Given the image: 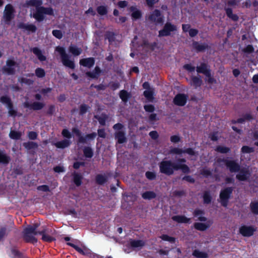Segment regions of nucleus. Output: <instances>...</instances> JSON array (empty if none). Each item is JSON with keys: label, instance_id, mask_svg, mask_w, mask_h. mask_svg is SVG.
I'll use <instances>...</instances> for the list:
<instances>
[{"label": "nucleus", "instance_id": "obj_1", "mask_svg": "<svg viewBox=\"0 0 258 258\" xmlns=\"http://www.w3.org/2000/svg\"><path fill=\"white\" fill-rule=\"evenodd\" d=\"M42 0H28L26 2L27 7H35L36 11L33 13L32 17L38 22H40L45 19V15H54V11L51 7L42 6Z\"/></svg>", "mask_w": 258, "mask_h": 258}, {"label": "nucleus", "instance_id": "obj_2", "mask_svg": "<svg viewBox=\"0 0 258 258\" xmlns=\"http://www.w3.org/2000/svg\"><path fill=\"white\" fill-rule=\"evenodd\" d=\"M160 172L166 175H171L174 174V171L181 170L184 174L190 172L189 167L185 164H176L171 160H163L159 164Z\"/></svg>", "mask_w": 258, "mask_h": 258}, {"label": "nucleus", "instance_id": "obj_3", "mask_svg": "<svg viewBox=\"0 0 258 258\" xmlns=\"http://www.w3.org/2000/svg\"><path fill=\"white\" fill-rule=\"evenodd\" d=\"M39 224L35 223L33 225H29L24 229L22 232V237L24 240L27 243L34 244L37 242V239L35 236L39 235L37 230Z\"/></svg>", "mask_w": 258, "mask_h": 258}, {"label": "nucleus", "instance_id": "obj_4", "mask_svg": "<svg viewBox=\"0 0 258 258\" xmlns=\"http://www.w3.org/2000/svg\"><path fill=\"white\" fill-rule=\"evenodd\" d=\"M196 71L198 74H203L206 77V81L209 84L216 83V80L212 75L210 66L206 62H201L200 66L196 67Z\"/></svg>", "mask_w": 258, "mask_h": 258}, {"label": "nucleus", "instance_id": "obj_5", "mask_svg": "<svg viewBox=\"0 0 258 258\" xmlns=\"http://www.w3.org/2000/svg\"><path fill=\"white\" fill-rule=\"evenodd\" d=\"M55 50L59 53L62 64L66 67L74 69L75 68V62L70 59V57L66 53L65 49L62 47L57 46Z\"/></svg>", "mask_w": 258, "mask_h": 258}, {"label": "nucleus", "instance_id": "obj_6", "mask_svg": "<svg viewBox=\"0 0 258 258\" xmlns=\"http://www.w3.org/2000/svg\"><path fill=\"white\" fill-rule=\"evenodd\" d=\"M72 131L73 133L78 137L77 140L78 145L80 144H86L89 140H94L97 136V134L95 132H93L92 133L87 134L85 137H83L82 136L81 132L77 127H73Z\"/></svg>", "mask_w": 258, "mask_h": 258}, {"label": "nucleus", "instance_id": "obj_7", "mask_svg": "<svg viewBox=\"0 0 258 258\" xmlns=\"http://www.w3.org/2000/svg\"><path fill=\"white\" fill-rule=\"evenodd\" d=\"M15 10L11 4H7L5 8L2 20L5 24L10 25L11 21L15 17Z\"/></svg>", "mask_w": 258, "mask_h": 258}, {"label": "nucleus", "instance_id": "obj_8", "mask_svg": "<svg viewBox=\"0 0 258 258\" xmlns=\"http://www.w3.org/2000/svg\"><path fill=\"white\" fill-rule=\"evenodd\" d=\"M177 30V26L169 22H167L164 25L163 28L159 31L158 37H167L170 36L172 32Z\"/></svg>", "mask_w": 258, "mask_h": 258}, {"label": "nucleus", "instance_id": "obj_9", "mask_svg": "<svg viewBox=\"0 0 258 258\" xmlns=\"http://www.w3.org/2000/svg\"><path fill=\"white\" fill-rule=\"evenodd\" d=\"M147 20L156 25H163L164 23V16L159 10L155 9L148 16Z\"/></svg>", "mask_w": 258, "mask_h": 258}, {"label": "nucleus", "instance_id": "obj_10", "mask_svg": "<svg viewBox=\"0 0 258 258\" xmlns=\"http://www.w3.org/2000/svg\"><path fill=\"white\" fill-rule=\"evenodd\" d=\"M234 188L233 187H227L222 189L220 192V199L221 205L226 207L231 195L232 194Z\"/></svg>", "mask_w": 258, "mask_h": 258}, {"label": "nucleus", "instance_id": "obj_11", "mask_svg": "<svg viewBox=\"0 0 258 258\" xmlns=\"http://www.w3.org/2000/svg\"><path fill=\"white\" fill-rule=\"evenodd\" d=\"M0 102L7 105L8 109V113L10 116L13 117L17 116V111L14 109L13 103L9 96L4 95L0 97Z\"/></svg>", "mask_w": 258, "mask_h": 258}, {"label": "nucleus", "instance_id": "obj_12", "mask_svg": "<svg viewBox=\"0 0 258 258\" xmlns=\"http://www.w3.org/2000/svg\"><path fill=\"white\" fill-rule=\"evenodd\" d=\"M38 233L39 235L42 236V240L43 241L51 242L55 240V238L53 237L55 233V231L54 229L45 228L41 231H38Z\"/></svg>", "mask_w": 258, "mask_h": 258}, {"label": "nucleus", "instance_id": "obj_13", "mask_svg": "<svg viewBox=\"0 0 258 258\" xmlns=\"http://www.w3.org/2000/svg\"><path fill=\"white\" fill-rule=\"evenodd\" d=\"M218 163L223 162L231 173L237 172L240 169V165L235 160H229L225 158H218Z\"/></svg>", "mask_w": 258, "mask_h": 258}, {"label": "nucleus", "instance_id": "obj_14", "mask_svg": "<svg viewBox=\"0 0 258 258\" xmlns=\"http://www.w3.org/2000/svg\"><path fill=\"white\" fill-rule=\"evenodd\" d=\"M16 62L13 59H8L6 64L2 68V72L7 75H14L16 73Z\"/></svg>", "mask_w": 258, "mask_h": 258}, {"label": "nucleus", "instance_id": "obj_15", "mask_svg": "<svg viewBox=\"0 0 258 258\" xmlns=\"http://www.w3.org/2000/svg\"><path fill=\"white\" fill-rule=\"evenodd\" d=\"M237 172L238 173L236 175V178L239 181H247L251 175V172L248 168L240 167V170Z\"/></svg>", "mask_w": 258, "mask_h": 258}, {"label": "nucleus", "instance_id": "obj_16", "mask_svg": "<svg viewBox=\"0 0 258 258\" xmlns=\"http://www.w3.org/2000/svg\"><path fill=\"white\" fill-rule=\"evenodd\" d=\"M188 96L187 94L183 93H178L173 100V103L178 106H184L188 100Z\"/></svg>", "mask_w": 258, "mask_h": 258}, {"label": "nucleus", "instance_id": "obj_17", "mask_svg": "<svg viewBox=\"0 0 258 258\" xmlns=\"http://www.w3.org/2000/svg\"><path fill=\"white\" fill-rule=\"evenodd\" d=\"M192 47L197 53L204 52L210 48L207 43H200L196 41L192 42Z\"/></svg>", "mask_w": 258, "mask_h": 258}, {"label": "nucleus", "instance_id": "obj_18", "mask_svg": "<svg viewBox=\"0 0 258 258\" xmlns=\"http://www.w3.org/2000/svg\"><path fill=\"white\" fill-rule=\"evenodd\" d=\"M256 229L251 226L242 225L239 228V233L244 237H250L253 235Z\"/></svg>", "mask_w": 258, "mask_h": 258}, {"label": "nucleus", "instance_id": "obj_19", "mask_svg": "<svg viewBox=\"0 0 258 258\" xmlns=\"http://www.w3.org/2000/svg\"><path fill=\"white\" fill-rule=\"evenodd\" d=\"M170 153L177 155H180L182 153H186L190 156H195L196 155V152L191 148H186L184 150L178 148H173L170 149Z\"/></svg>", "mask_w": 258, "mask_h": 258}, {"label": "nucleus", "instance_id": "obj_20", "mask_svg": "<svg viewBox=\"0 0 258 258\" xmlns=\"http://www.w3.org/2000/svg\"><path fill=\"white\" fill-rule=\"evenodd\" d=\"M23 106L25 108H29L33 110H39L42 109L45 106L44 103L40 102H34L30 104L28 101H25L23 103Z\"/></svg>", "mask_w": 258, "mask_h": 258}, {"label": "nucleus", "instance_id": "obj_21", "mask_svg": "<svg viewBox=\"0 0 258 258\" xmlns=\"http://www.w3.org/2000/svg\"><path fill=\"white\" fill-rule=\"evenodd\" d=\"M129 11L131 12V18L133 21L141 19L142 17V13L141 10L137 9L136 6H131L129 8Z\"/></svg>", "mask_w": 258, "mask_h": 258}, {"label": "nucleus", "instance_id": "obj_22", "mask_svg": "<svg viewBox=\"0 0 258 258\" xmlns=\"http://www.w3.org/2000/svg\"><path fill=\"white\" fill-rule=\"evenodd\" d=\"M212 222L211 221H208L206 223L196 222L194 224V228L201 231H204L208 229L212 225Z\"/></svg>", "mask_w": 258, "mask_h": 258}, {"label": "nucleus", "instance_id": "obj_23", "mask_svg": "<svg viewBox=\"0 0 258 258\" xmlns=\"http://www.w3.org/2000/svg\"><path fill=\"white\" fill-rule=\"evenodd\" d=\"M114 138L117 140V143L119 144H123L127 141L125 133L124 131L115 132L114 133Z\"/></svg>", "mask_w": 258, "mask_h": 258}, {"label": "nucleus", "instance_id": "obj_24", "mask_svg": "<svg viewBox=\"0 0 258 258\" xmlns=\"http://www.w3.org/2000/svg\"><path fill=\"white\" fill-rule=\"evenodd\" d=\"M95 61L94 57L82 58L80 60V64L84 67L91 68L94 65Z\"/></svg>", "mask_w": 258, "mask_h": 258}, {"label": "nucleus", "instance_id": "obj_25", "mask_svg": "<svg viewBox=\"0 0 258 258\" xmlns=\"http://www.w3.org/2000/svg\"><path fill=\"white\" fill-rule=\"evenodd\" d=\"M18 27L21 29H25L28 31L34 33L37 30V27L34 24H27L23 22L19 23L18 24Z\"/></svg>", "mask_w": 258, "mask_h": 258}, {"label": "nucleus", "instance_id": "obj_26", "mask_svg": "<svg viewBox=\"0 0 258 258\" xmlns=\"http://www.w3.org/2000/svg\"><path fill=\"white\" fill-rule=\"evenodd\" d=\"M11 161V157L7 154L4 150L0 149V164L7 165Z\"/></svg>", "mask_w": 258, "mask_h": 258}, {"label": "nucleus", "instance_id": "obj_27", "mask_svg": "<svg viewBox=\"0 0 258 258\" xmlns=\"http://www.w3.org/2000/svg\"><path fill=\"white\" fill-rule=\"evenodd\" d=\"M101 73L100 68L98 66H96L93 72H87L86 73V75L92 79H98Z\"/></svg>", "mask_w": 258, "mask_h": 258}, {"label": "nucleus", "instance_id": "obj_28", "mask_svg": "<svg viewBox=\"0 0 258 258\" xmlns=\"http://www.w3.org/2000/svg\"><path fill=\"white\" fill-rule=\"evenodd\" d=\"M73 181L76 186H80L82 183L83 176L81 173L74 172L72 174Z\"/></svg>", "mask_w": 258, "mask_h": 258}, {"label": "nucleus", "instance_id": "obj_29", "mask_svg": "<svg viewBox=\"0 0 258 258\" xmlns=\"http://www.w3.org/2000/svg\"><path fill=\"white\" fill-rule=\"evenodd\" d=\"M72 142L70 140L63 139L60 141H58L53 144L58 149H64L69 147Z\"/></svg>", "mask_w": 258, "mask_h": 258}, {"label": "nucleus", "instance_id": "obj_30", "mask_svg": "<svg viewBox=\"0 0 258 258\" xmlns=\"http://www.w3.org/2000/svg\"><path fill=\"white\" fill-rule=\"evenodd\" d=\"M172 219L178 223H189L190 219L184 215H176L172 217Z\"/></svg>", "mask_w": 258, "mask_h": 258}, {"label": "nucleus", "instance_id": "obj_31", "mask_svg": "<svg viewBox=\"0 0 258 258\" xmlns=\"http://www.w3.org/2000/svg\"><path fill=\"white\" fill-rule=\"evenodd\" d=\"M239 118L242 120L241 123H244L246 121H251L255 120L256 117L249 112L243 114L242 116L239 117Z\"/></svg>", "mask_w": 258, "mask_h": 258}, {"label": "nucleus", "instance_id": "obj_32", "mask_svg": "<svg viewBox=\"0 0 258 258\" xmlns=\"http://www.w3.org/2000/svg\"><path fill=\"white\" fill-rule=\"evenodd\" d=\"M204 214L205 213L203 210L198 209H195L193 212L194 217H198V220L202 222H205L207 220L206 217L201 216Z\"/></svg>", "mask_w": 258, "mask_h": 258}, {"label": "nucleus", "instance_id": "obj_33", "mask_svg": "<svg viewBox=\"0 0 258 258\" xmlns=\"http://www.w3.org/2000/svg\"><path fill=\"white\" fill-rule=\"evenodd\" d=\"M191 85L193 86L195 88L200 87L203 84V81L200 76H192L191 78Z\"/></svg>", "mask_w": 258, "mask_h": 258}, {"label": "nucleus", "instance_id": "obj_34", "mask_svg": "<svg viewBox=\"0 0 258 258\" xmlns=\"http://www.w3.org/2000/svg\"><path fill=\"white\" fill-rule=\"evenodd\" d=\"M94 118L98 120L101 125L104 126L106 124V121L108 118V115L105 113H102L101 115H95Z\"/></svg>", "mask_w": 258, "mask_h": 258}, {"label": "nucleus", "instance_id": "obj_35", "mask_svg": "<svg viewBox=\"0 0 258 258\" xmlns=\"http://www.w3.org/2000/svg\"><path fill=\"white\" fill-rule=\"evenodd\" d=\"M32 52L37 56L38 59L41 61L46 59L45 56L42 54L41 50L38 47H35L32 49Z\"/></svg>", "mask_w": 258, "mask_h": 258}, {"label": "nucleus", "instance_id": "obj_36", "mask_svg": "<svg viewBox=\"0 0 258 258\" xmlns=\"http://www.w3.org/2000/svg\"><path fill=\"white\" fill-rule=\"evenodd\" d=\"M225 11L227 16L231 19L233 21H237L239 19V17L236 14H233L232 9L230 8H225Z\"/></svg>", "mask_w": 258, "mask_h": 258}, {"label": "nucleus", "instance_id": "obj_37", "mask_svg": "<svg viewBox=\"0 0 258 258\" xmlns=\"http://www.w3.org/2000/svg\"><path fill=\"white\" fill-rule=\"evenodd\" d=\"M119 96L121 100L124 102H127L131 98V94L125 90L120 91Z\"/></svg>", "mask_w": 258, "mask_h": 258}, {"label": "nucleus", "instance_id": "obj_38", "mask_svg": "<svg viewBox=\"0 0 258 258\" xmlns=\"http://www.w3.org/2000/svg\"><path fill=\"white\" fill-rule=\"evenodd\" d=\"M96 182L99 185H103L107 181V177L105 175L97 174L95 177Z\"/></svg>", "mask_w": 258, "mask_h": 258}, {"label": "nucleus", "instance_id": "obj_39", "mask_svg": "<svg viewBox=\"0 0 258 258\" xmlns=\"http://www.w3.org/2000/svg\"><path fill=\"white\" fill-rule=\"evenodd\" d=\"M157 195L153 191H147L142 194V197L145 200H152L155 199Z\"/></svg>", "mask_w": 258, "mask_h": 258}, {"label": "nucleus", "instance_id": "obj_40", "mask_svg": "<svg viewBox=\"0 0 258 258\" xmlns=\"http://www.w3.org/2000/svg\"><path fill=\"white\" fill-rule=\"evenodd\" d=\"M145 244V242L142 240H132L130 241V245L133 248L142 247Z\"/></svg>", "mask_w": 258, "mask_h": 258}, {"label": "nucleus", "instance_id": "obj_41", "mask_svg": "<svg viewBox=\"0 0 258 258\" xmlns=\"http://www.w3.org/2000/svg\"><path fill=\"white\" fill-rule=\"evenodd\" d=\"M23 145L27 150L35 149L38 147V144L32 141L24 143Z\"/></svg>", "mask_w": 258, "mask_h": 258}, {"label": "nucleus", "instance_id": "obj_42", "mask_svg": "<svg viewBox=\"0 0 258 258\" xmlns=\"http://www.w3.org/2000/svg\"><path fill=\"white\" fill-rule=\"evenodd\" d=\"M192 255L197 258H208V254L206 252L201 251L199 250L195 249L192 252Z\"/></svg>", "mask_w": 258, "mask_h": 258}, {"label": "nucleus", "instance_id": "obj_43", "mask_svg": "<svg viewBox=\"0 0 258 258\" xmlns=\"http://www.w3.org/2000/svg\"><path fill=\"white\" fill-rule=\"evenodd\" d=\"M69 51L75 56L79 55L82 52V49L75 45H71L69 48Z\"/></svg>", "mask_w": 258, "mask_h": 258}, {"label": "nucleus", "instance_id": "obj_44", "mask_svg": "<svg viewBox=\"0 0 258 258\" xmlns=\"http://www.w3.org/2000/svg\"><path fill=\"white\" fill-rule=\"evenodd\" d=\"M203 202L205 204H209L212 201V196L209 191H205L203 195Z\"/></svg>", "mask_w": 258, "mask_h": 258}, {"label": "nucleus", "instance_id": "obj_45", "mask_svg": "<svg viewBox=\"0 0 258 258\" xmlns=\"http://www.w3.org/2000/svg\"><path fill=\"white\" fill-rule=\"evenodd\" d=\"M84 155L86 158H91L93 156V151L90 147H85L83 149Z\"/></svg>", "mask_w": 258, "mask_h": 258}, {"label": "nucleus", "instance_id": "obj_46", "mask_svg": "<svg viewBox=\"0 0 258 258\" xmlns=\"http://www.w3.org/2000/svg\"><path fill=\"white\" fill-rule=\"evenodd\" d=\"M21 133L18 131H11L9 134L10 138L13 140H19L21 139Z\"/></svg>", "mask_w": 258, "mask_h": 258}, {"label": "nucleus", "instance_id": "obj_47", "mask_svg": "<svg viewBox=\"0 0 258 258\" xmlns=\"http://www.w3.org/2000/svg\"><path fill=\"white\" fill-rule=\"evenodd\" d=\"M215 151L222 154H226L229 153L231 151L230 148L225 146H217Z\"/></svg>", "mask_w": 258, "mask_h": 258}, {"label": "nucleus", "instance_id": "obj_48", "mask_svg": "<svg viewBox=\"0 0 258 258\" xmlns=\"http://www.w3.org/2000/svg\"><path fill=\"white\" fill-rule=\"evenodd\" d=\"M96 11L98 14L100 16L105 15L108 13L107 8L105 6H100L97 7Z\"/></svg>", "mask_w": 258, "mask_h": 258}, {"label": "nucleus", "instance_id": "obj_49", "mask_svg": "<svg viewBox=\"0 0 258 258\" xmlns=\"http://www.w3.org/2000/svg\"><path fill=\"white\" fill-rule=\"evenodd\" d=\"M250 208L253 214L258 215V202H251L250 204Z\"/></svg>", "mask_w": 258, "mask_h": 258}, {"label": "nucleus", "instance_id": "obj_50", "mask_svg": "<svg viewBox=\"0 0 258 258\" xmlns=\"http://www.w3.org/2000/svg\"><path fill=\"white\" fill-rule=\"evenodd\" d=\"M90 107L86 104H82L79 107V114L80 115H83L87 113Z\"/></svg>", "mask_w": 258, "mask_h": 258}, {"label": "nucleus", "instance_id": "obj_51", "mask_svg": "<svg viewBox=\"0 0 258 258\" xmlns=\"http://www.w3.org/2000/svg\"><path fill=\"white\" fill-rule=\"evenodd\" d=\"M160 238L164 241H169L171 243H174L175 242V238L174 237L167 234H162L160 236Z\"/></svg>", "mask_w": 258, "mask_h": 258}, {"label": "nucleus", "instance_id": "obj_52", "mask_svg": "<svg viewBox=\"0 0 258 258\" xmlns=\"http://www.w3.org/2000/svg\"><path fill=\"white\" fill-rule=\"evenodd\" d=\"M10 230H8L7 226L0 227V241L3 240L5 236H7Z\"/></svg>", "mask_w": 258, "mask_h": 258}, {"label": "nucleus", "instance_id": "obj_53", "mask_svg": "<svg viewBox=\"0 0 258 258\" xmlns=\"http://www.w3.org/2000/svg\"><path fill=\"white\" fill-rule=\"evenodd\" d=\"M144 96L149 101H152L154 97V92L152 90H145L143 93Z\"/></svg>", "mask_w": 258, "mask_h": 258}, {"label": "nucleus", "instance_id": "obj_54", "mask_svg": "<svg viewBox=\"0 0 258 258\" xmlns=\"http://www.w3.org/2000/svg\"><path fill=\"white\" fill-rule=\"evenodd\" d=\"M105 38L110 43H112L115 40V34L112 32H107L105 35Z\"/></svg>", "mask_w": 258, "mask_h": 258}, {"label": "nucleus", "instance_id": "obj_55", "mask_svg": "<svg viewBox=\"0 0 258 258\" xmlns=\"http://www.w3.org/2000/svg\"><path fill=\"white\" fill-rule=\"evenodd\" d=\"M35 75L38 78H42L45 76V72L43 69L38 68L35 70Z\"/></svg>", "mask_w": 258, "mask_h": 258}, {"label": "nucleus", "instance_id": "obj_56", "mask_svg": "<svg viewBox=\"0 0 258 258\" xmlns=\"http://www.w3.org/2000/svg\"><path fill=\"white\" fill-rule=\"evenodd\" d=\"M251 137L253 141H257L255 142L254 145L258 147V130H254L251 133Z\"/></svg>", "mask_w": 258, "mask_h": 258}, {"label": "nucleus", "instance_id": "obj_57", "mask_svg": "<svg viewBox=\"0 0 258 258\" xmlns=\"http://www.w3.org/2000/svg\"><path fill=\"white\" fill-rule=\"evenodd\" d=\"M146 178L150 180H153L156 178V174L154 172L148 171L145 173Z\"/></svg>", "mask_w": 258, "mask_h": 258}, {"label": "nucleus", "instance_id": "obj_58", "mask_svg": "<svg viewBox=\"0 0 258 258\" xmlns=\"http://www.w3.org/2000/svg\"><path fill=\"white\" fill-rule=\"evenodd\" d=\"M241 152L242 153H251L254 152V149L248 146H243L241 149Z\"/></svg>", "mask_w": 258, "mask_h": 258}, {"label": "nucleus", "instance_id": "obj_59", "mask_svg": "<svg viewBox=\"0 0 258 258\" xmlns=\"http://www.w3.org/2000/svg\"><path fill=\"white\" fill-rule=\"evenodd\" d=\"M254 49L253 46L251 44L247 45L245 48L242 49V52L245 53H252L254 52Z\"/></svg>", "mask_w": 258, "mask_h": 258}, {"label": "nucleus", "instance_id": "obj_60", "mask_svg": "<svg viewBox=\"0 0 258 258\" xmlns=\"http://www.w3.org/2000/svg\"><path fill=\"white\" fill-rule=\"evenodd\" d=\"M61 135L66 138L65 139L70 140L72 137L71 133L67 128H64L62 130Z\"/></svg>", "mask_w": 258, "mask_h": 258}, {"label": "nucleus", "instance_id": "obj_61", "mask_svg": "<svg viewBox=\"0 0 258 258\" xmlns=\"http://www.w3.org/2000/svg\"><path fill=\"white\" fill-rule=\"evenodd\" d=\"M27 137L31 140H35L38 137V134L34 131H29L27 133Z\"/></svg>", "mask_w": 258, "mask_h": 258}, {"label": "nucleus", "instance_id": "obj_62", "mask_svg": "<svg viewBox=\"0 0 258 258\" xmlns=\"http://www.w3.org/2000/svg\"><path fill=\"white\" fill-rule=\"evenodd\" d=\"M52 35L58 39L62 38L63 35L62 32L60 30H53L52 32Z\"/></svg>", "mask_w": 258, "mask_h": 258}, {"label": "nucleus", "instance_id": "obj_63", "mask_svg": "<svg viewBox=\"0 0 258 258\" xmlns=\"http://www.w3.org/2000/svg\"><path fill=\"white\" fill-rule=\"evenodd\" d=\"M182 180L186 181L187 182L190 183H194L195 182V179L191 175H185L182 178Z\"/></svg>", "mask_w": 258, "mask_h": 258}, {"label": "nucleus", "instance_id": "obj_64", "mask_svg": "<svg viewBox=\"0 0 258 258\" xmlns=\"http://www.w3.org/2000/svg\"><path fill=\"white\" fill-rule=\"evenodd\" d=\"M201 174L206 178L211 176L212 175V171L210 169H203L201 171Z\"/></svg>", "mask_w": 258, "mask_h": 258}]
</instances>
